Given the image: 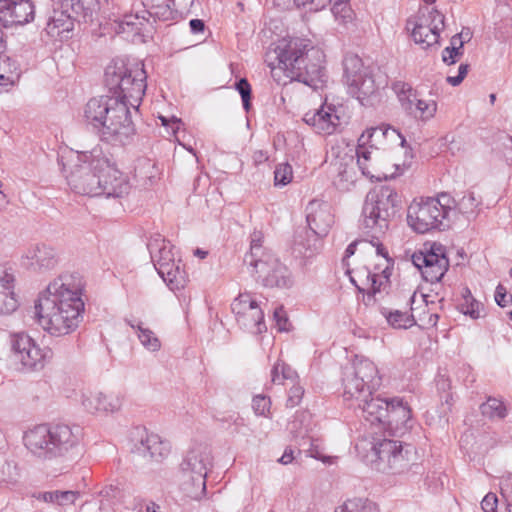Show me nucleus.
I'll return each mask as SVG.
<instances>
[{
	"label": "nucleus",
	"mask_w": 512,
	"mask_h": 512,
	"mask_svg": "<svg viewBox=\"0 0 512 512\" xmlns=\"http://www.w3.org/2000/svg\"><path fill=\"white\" fill-rule=\"evenodd\" d=\"M411 260L424 280L430 283L440 281L449 267L445 247L438 243L425 245L423 250L413 253Z\"/></svg>",
	"instance_id": "nucleus-21"
},
{
	"label": "nucleus",
	"mask_w": 512,
	"mask_h": 512,
	"mask_svg": "<svg viewBox=\"0 0 512 512\" xmlns=\"http://www.w3.org/2000/svg\"><path fill=\"white\" fill-rule=\"evenodd\" d=\"M211 467L212 454L208 446L200 444L188 451L181 464V488L187 497L198 500L205 495L206 477Z\"/></svg>",
	"instance_id": "nucleus-15"
},
{
	"label": "nucleus",
	"mask_w": 512,
	"mask_h": 512,
	"mask_svg": "<svg viewBox=\"0 0 512 512\" xmlns=\"http://www.w3.org/2000/svg\"><path fill=\"white\" fill-rule=\"evenodd\" d=\"M303 394H304L303 387L300 386L296 382L292 383V386L289 388V391H288V398H287L286 406L293 408V407L299 405L302 400Z\"/></svg>",
	"instance_id": "nucleus-46"
},
{
	"label": "nucleus",
	"mask_w": 512,
	"mask_h": 512,
	"mask_svg": "<svg viewBox=\"0 0 512 512\" xmlns=\"http://www.w3.org/2000/svg\"><path fill=\"white\" fill-rule=\"evenodd\" d=\"M331 12L338 24L346 26L353 22L355 14L349 4H334L331 5Z\"/></svg>",
	"instance_id": "nucleus-40"
},
{
	"label": "nucleus",
	"mask_w": 512,
	"mask_h": 512,
	"mask_svg": "<svg viewBox=\"0 0 512 512\" xmlns=\"http://www.w3.org/2000/svg\"><path fill=\"white\" fill-rule=\"evenodd\" d=\"M305 213L309 229L318 237L326 236L334 223L331 205L324 200L313 199L307 204Z\"/></svg>",
	"instance_id": "nucleus-26"
},
{
	"label": "nucleus",
	"mask_w": 512,
	"mask_h": 512,
	"mask_svg": "<svg viewBox=\"0 0 512 512\" xmlns=\"http://www.w3.org/2000/svg\"><path fill=\"white\" fill-rule=\"evenodd\" d=\"M453 204V199L445 193L437 198L414 199L407 211L408 224L415 232L422 234L433 229H445L449 226Z\"/></svg>",
	"instance_id": "nucleus-10"
},
{
	"label": "nucleus",
	"mask_w": 512,
	"mask_h": 512,
	"mask_svg": "<svg viewBox=\"0 0 512 512\" xmlns=\"http://www.w3.org/2000/svg\"><path fill=\"white\" fill-rule=\"evenodd\" d=\"M146 78L144 64L138 60L114 59L104 73L105 84L112 96L119 97L135 110L145 94Z\"/></svg>",
	"instance_id": "nucleus-6"
},
{
	"label": "nucleus",
	"mask_w": 512,
	"mask_h": 512,
	"mask_svg": "<svg viewBox=\"0 0 512 512\" xmlns=\"http://www.w3.org/2000/svg\"><path fill=\"white\" fill-rule=\"evenodd\" d=\"M269 156L266 151L257 150L253 153L252 159L255 165H260L268 160Z\"/></svg>",
	"instance_id": "nucleus-58"
},
{
	"label": "nucleus",
	"mask_w": 512,
	"mask_h": 512,
	"mask_svg": "<svg viewBox=\"0 0 512 512\" xmlns=\"http://www.w3.org/2000/svg\"><path fill=\"white\" fill-rule=\"evenodd\" d=\"M293 179V169L289 163H280L276 166L274 171V184L275 186H286Z\"/></svg>",
	"instance_id": "nucleus-41"
},
{
	"label": "nucleus",
	"mask_w": 512,
	"mask_h": 512,
	"mask_svg": "<svg viewBox=\"0 0 512 512\" xmlns=\"http://www.w3.org/2000/svg\"><path fill=\"white\" fill-rule=\"evenodd\" d=\"M8 346L11 362L19 372H39L50 360L51 351L41 347L26 332H11L8 336Z\"/></svg>",
	"instance_id": "nucleus-14"
},
{
	"label": "nucleus",
	"mask_w": 512,
	"mask_h": 512,
	"mask_svg": "<svg viewBox=\"0 0 512 512\" xmlns=\"http://www.w3.org/2000/svg\"><path fill=\"white\" fill-rule=\"evenodd\" d=\"M126 322L134 330L139 342L147 351L155 353L161 349L162 343L159 337L142 321L129 319Z\"/></svg>",
	"instance_id": "nucleus-33"
},
{
	"label": "nucleus",
	"mask_w": 512,
	"mask_h": 512,
	"mask_svg": "<svg viewBox=\"0 0 512 512\" xmlns=\"http://www.w3.org/2000/svg\"><path fill=\"white\" fill-rule=\"evenodd\" d=\"M270 407V398L263 395H257L253 398L252 408L256 415L269 417Z\"/></svg>",
	"instance_id": "nucleus-44"
},
{
	"label": "nucleus",
	"mask_w": 512,
	"mask_h": 512,
	"mask_svg": "<svg viewBox=\"0 0 512 512\" xmlns=\"http://www.w3.org/2000/svg\"><path fill=\"white\" fill-rule=\"evenodd\" d=\"M392 89L402 109L413 118L428 122L435 117L438 109L436 100L421 98L410 84L403 81L393 83Z\"/></svg>",
	"instance_id": "nucleus-22"
},
{
	"label": "nucleus",
	"mask_w": 512,
	"mask_h": 512,
	"mask_svg": "<svg viewBox=\"0 0 512 512\" xmlns=\"http://www.w3.org/2000/svg\"><path fill=\"white\" fill-rule=\"evenodd\" d=\"M81 296L80 283L70 275L50 282L36 305L43 329L53 336L74 332L83 318L84 302Z\"/></svg>",
	"instance_id": "nucleus-1"
},
{
	"label": "nucleus",
	"mask_w": 512,
	"mask_h": 512,
	"mask_svg": "<svg viewBox=\"0 0 512 512\" xmlns=\"http://www.w3.org/2000/svg\"><path fill=\"white\" fill-rule=\"evenodd\" d=\"M145 511L146 512H162L160 506L154 502H149L146 505Z\"/></svg>",
	"instance_id": "nucleus-61"
},
{
	"label": "nucleus",
	"mask_w": 512,
	"mask_h": 512,
	"mask_svg": "<svg viewBox=\"0 0 512 512\" xmlns=\"http://www.w3.org/2000/svg\"><path fill=\"white\" fill-rule=\"evenodd\" d=\"M83 431L80 426L57 424L35 426L25 432V447L35 456L44 459H74L82 453Z\"/></svg>",
	"instance_id": "nucleus-5"
},
{
	"label": "nucleus",
	"mask_w": 512,
	"mask_h": 512,
	"mask_svg": "<svg viewBox=\"0 0 512 512\" xmlns=\"http://www.w3.org/2000/svg\"><path fill=\"white\" fill-rule=\"evenodd\" d=\"M190 29L193 33H199L204 30V22L200 19H192L189 22Z\"/></svg>",
	"instance_id": "nucleus-59"
},
{
	"label": "nucleus",
	"mask_w": 512,
	"mask_h": 512,
	"mask_svg": "<svg viewBox=\"0 0 512 512\" xmlns=\"http://www.w3.org/2000/svg\"><path fill=\"white\" fill-rule=\"evenodd\" d=\"M239 327L251 334H261L267 327L261 302L251 293H240L231 304Z\"/></svg>",
	"instance_id": "nucleus-20"
},
{
	"label": "nucleus",
	"mask_w": 512,
	"mask_h": 512,
	"mask_svg": "<svg viewBox=\"0 0 512 512\" xmlns=\"http://www.w3.org/2000/svg\"><path fill=\"white\" fill-rule=\"evenodd\" d=\"M139 454L154 462H162L170 454V443L156 433H146L136 445Z\"/></svg>",
	"instance_id": "nucleus-29"
},
{
	"label": "nucleus",
	"mask_w": 512,
	"mask_h": 512,
	"mask_svg": "<svg viewBox=\"0 0 512 512\" xmlns=\"http://www.w3.org/2000/svg\"><path fill=\"white\" fill-rule=\"evenodd\" d=\"M34 16L35 7L31 0H0V23L4 27L24 25Z\"/></svg>",
	"instance_id": "nucleus-27"
},
{
	"label": "nucleus",
	"mask_w": 512,
	"mask_h": 512,
	"mask_svg": "<svg viewBox=\"0 0 512 512\" xmlns=\"http://www.w3.org/2000/svg\"><path fill=\"white\" fill-rule=\"evenodd\" d=\"M495 301L501 307H506L512 301V296L509 295L504 286L498 285L495 291Z\"/></svg>",
	"instance_id": "nucleus-53"
},
{
	"label": "nucleus",
	"mask_w": 512,
	"mask_h": 512,
	"mask_svg": "<svg viewBox=\"0 0 512 512\" xmlns=\"http://www.w3.org/2000/svg\"><path fill=\"white\" fill-rule=\"evenodd\" d=\"M380 312L394 329H408L416 324L414 315L408 312L389 308H382Z\"/></svg>",
	"instance_id": "nucleus-35"
},
{
	"label": "nucleus",
	"mask_w": 512,
	"mask_h": 512,
	"mask_svg": "<svg viewBox=\"0 0 512 512\" xmlns=\"http://www.w3.org/2000/svg\"><path fill=\"white\" fill-rule=\"evenodd\" d=\"M438 318L439 317L437 314L431 313L429 314L428 319L425 323L429 326H435L437 324Z\"/></svg>",
	"instance_id": "nucleus-63"
},
{
	"label": "nucleus",
	"mask_w": 512,
	"mask_h": 512,
	"mask_svg": "<svg viewBox=\"0 0 512 512\" xmlns=\"http://www.w3.org/2000/svg\"><path fill=\"white\" fill-rule=\"evenodd\" d=\"M122 99L110 95L90 98L82 108L81 120L86 129L101 141L126 145L136 133L131 112Z\"/></svg>",
	"instance_id": "nucleus-2"
},
{
	"label": "nucleus",
	"mask_w": 512,
	"mask_h": 512,
	"mask_svg": "<svg viewBox=\"0 0 512 512\" xmlns=\"http://www.w3.org/2000/svg\"><path fill=\"white\" fill-rule=\"evenodd\" d=\"M417 13L407 20L406 28L414 42L422 49L439 45L440 33L445 27V17L432 4L435 0H426Z\"/></svg>",
	"instance_id": "nucleus-17"
},
{
	"label": "nucleus",
	"mask_w": 512,
	"mask_h": 512,
	"mask_svg": "<svg viewBox=\"0 0 512 512\" xmlns=\"http://www.w3.org/2000/svg\"><path fill=\"white\" fill-rule=\"evenodd\" d=\"M463 302L460 304L459 308L460 311L464 315H468L472 319H478L481 317L482 312V305L480 302L476 301L472 295L470 290L465 289V292L463 294Z\"/></svg>",
	"instance_id": "nucleus-39"
},
{
	"label": "nucleus",
	"mask_w": 512,
	"mask_h": 512,
	"mask_svg": "<svg viewBox=\"0 0 512 512\" xmlns=\"http://www.w3.org/2000/svg\"><path fill=\"white\" fill-rule=\"evenodd\" d=\"M463 56L461 51L456 49H451V47L447 46L442 51V61L447 65H453L458 62Z\"/></svg>",
	"instance_id": "nucleus-51"
},
{
	"label": "nucleus",
	"mask_w": 512,
	"mask_h": 512,
	"mask_svg": "<svg viewBox=\"0 0 512 512\" xmlns=\"http://www.w3.org/2000/svg\"><path fill=\"white\" fill-rule=\"evenodd\" d=\"M482 414L492 419H502L507 414L503 401L497 398H489L481 405Z\"/></svg>",
	"instance_id": "nucleus-38"
},
{
	"label": "nucleus",
	"mask_w": 512,
	"mask_h": 512,
	"mask_svg": "<svg viewBox=\"0 0 512 512\" xmlns=\"http://www.w3.org/2000/svg\"><path fill=\"white\" fill-rule=\"evenodd\" d=\"M468 69V64H460L457 75L447 76L446 81L452 86H458L466 77Z\"/></svg>",
	"instance_id": "nucleus-54"
},
{
	"label": "nucleus",
	"mask_w": 512,
	"mask_h": 512,
	"mask_svg": "<svg viewBox=\"0 0 512 512\" xmlns=\"http://www.w3.org/2000/svg\"><path fill=\"white\" fill-rule=\"evenodd\" d=\"M103 159L102 149L95 147L90 151L76 152L68 164L63 165L67 184L76 194L99 196L100 182L98 161Z\"/></svg>",
	"instance_id": "nucleus-9"
},
{
	"label": "nucleus",
	"mask_w": 512,
	"mask_h": 512,
	"mask_svg": "<svg viewBox=\"0 0 512 512\" xmlns=\"http://www.w3.org/2000/svg\"><path fill=\"white\" fill-rule=\"evenodd\" d=\"M498 498L496 494L489 492L485 495L481 502V507L484 512H497Z\"/></svg>",
	"instance_id": "nucleus-52"
},
{
	"label": "nucleus",
	"mask_w": 512,
	"mask_h": 512,
	"mask_svg": "<svg viewBox=\"0 0 512 512\" xmlns=\"http://www.w3.org/2000/svg\"><path fill=\"white\" fill-rule=\"evenodd\" d=\"M274 53L277 65L269 63L274 78L277 70H281L291 80L302 82L313 89L322 85L325 55L321 49L314 47L310 40L297 37L283 38L278 41Z\"/></svg>",
	"instance_id": "nucleus-4"
},
{
	"label": "nucleus",
	"mask_w": 512,
	"mask_h": 512,
	"mask_svg": "<svg viewBox=\"0 0 512 512\" xmlns=\"http://www.w3.org/2000/svg\"><path fill=\"white\" fill-rule=\"evenodd\" d=\"M21 70L16 61L9 57L0 59V92L15 85L20 78Z\"/></svg>",
	"instance_id": "nucleus-34"
},
{
	"label": "nucleus",
	"mask_w": 512,
	"mask_h": 512,
	"mask_svg": "<svg viewBox=\"0 0 512 512\" xmlns=\"http://www.w3.org/2000/svg\"><path fill=\"white\" fill-rule=\"evenodd\" d=\"M335 175L333 185L342 192L350 191L356 182V172L353 165V159L349 161H339L335 163Z\"/></svg>",
	"instance_id": "nucleus-32"
},
{
	"label": "nucleus",
	"mask_w": 512,
	"mask_h": 512,
	"mask_svg": "<svg viewBox=\"0 0 512 512\" xmlns=\"http://www.w3.org/2000/svg\"><path fill=\"white\" fill-rule=\"evenodd\" d=\"M328 0H296V7H303L309 11H319L326 7Z\"/></svg>",
	"instance_id": "nucleus-50"
},
{
	"label": "nucleus",
	"mask_w": 512,
	"mask_h": 512,
	"mask_svg": "<svg viewBox=\"0 0 512 512\" xmlns=\"http://www.w3.org/2000/svg\"><path fill=\"white\" fill-rule=\"evenodd\" d=\"M293 460H294V451L292 448L287 447L284 450L283 455L280 457V459L278 461L283 465H288V464L292 463Z\"/></svg>",
	"instance_id": "nucleus-57"
},
{
	"label": "nucleus",
	"mask_w": 512,
	"mask_h": 512,
	"mask_svg": "<svg viewBox=\"0 0 512 512\" xmlns=\"http://www.w3.org/2000/svg\"><path fill=\"white\" fill-rule=\"evenodd\" d=\"M480 204V201L476 198L475 193L468 191L458 202L459 210L463 213L473 212V210Z\"/></svg>",
	"instance_id": "nucleus-45"
},
{
	"label": "nucleus",
	"mask_w": 512,
	"mask_h": 512,
	"mask_svg": "<svg viewBox=\"0 0 512 512\" xmlns=\"http://www.w3.org/2000/svg\"><path fill=\"white\" fill-rule=\"evenodd\" d=\"M377 254L382 257L383 264H378L373 272H368L367 281L369 282V289L375 294L385 289L392 274L391 259L388 257L387 252L382 246L377 247Z\"/></svg>",
	"instance_id": "nucleus-31"
},
{
	"label": "nucleus",
	"mask_w": 512,
	"mask_h": 512,
	"mask_svg": "<svg viewBox=\"0 0 512 512\" xmlns=\"http://www.w3.org/2000/svg\"><path fill=\"white\" fill-rule=\"evenodd\" d=\"M298 378L297 373L284 362L277 361L271 371V379L275 384H285V381L294 383Z\"/></svg>",
	"instance_id": "nucleus-37"
},
{
	"label": "nucleus",
	"mask_w": 512,
	"mask_h": 512,
	"mask_svg": "<svg viewBox=\"0 0 512 512\" xmlns=\"http://www.w3.org/2000/svg\"><path fill=\"white\" fill-rule=\"evenodd\" d=\"M59 261V254L54 247L39 243L30 245L24 250L20 258V265L32 272L47 273L54 270Z\"/></svg>",
	"instance_id": "nucleus-24"
},
{
	"label": "nucleus",
	"mask_w": 512,
	"mask_h": 512,
	"mask_svg": "<svg viewBox=\"0 0 512 512\" xmlns=\"http://www.w3.org/2000/svg\"><path fill=\"white\" fill-rule=\"evenodd\" d=\"M50 13L45 33L53 40L68 39L74 21H92L107 0H51Z\"/></svg>",
	"instance_id": "nucleus-8"
},
{
	"label": "nucleus",
	"mask_w": 512,
	"mask_h": 512,
	"mask_svg": "<svg viewBox=\"0 0 512 512\" xmlns=\"http://www.w3.org/2000/svg\"><path fill=\"white\" fill-rule=\"evenodd\" d=\"M399 137L401 144L404 139L397 130L390 127L379 126L366 129L358 139L356 149L357 164L362 174L371 180L381 181L387 179L388 174L380 165L381 146L387 138Z\"/></svg>",
	"instance_id": "nucleus-11"
},
{
	"label": "nucleus",
	"mask_w": 512,
	"mask_h": 512,
	"mask_svg": "<svg viewBox=\"0 0 512 512\" xmlns=\"http://www.w3.org/2000/svg\"><path fill=\"white\" fill-rule=\"evenodd\" d=\"M81 404L91 414H114L121 410L123 396L116 392L87 391L81 396Z\"/></svg>",
	"instance_id": "nucleus-25"
},
{
	"label": "nucleus",
	"mask_w": 512,
	"mask_h": 512,
	"mask_svg": "<svg viewBox=\"0 0 512 512\" xmlns=\"http://www.w3.org/2000/svg\"><path fill=\"white\" fill-rule=\"evenodd\" d=\"M80 497V493L78 491L67 490L60 491L57 490V502L56 505L65 507L71 506L75 503V501Z\"/></svg>",
	"instance_id": "nucleus-48"
},
{
	"label": "nucleus",
	"mask_w": 512,
	"mask_h": 512,
	"mask_svg": "<svg viewBox=\"0 0 512 512\" xmlns=\"http://www.w3.org/2000/svg\"><path fill=\"white\" fill-rule=\"evenodd\" d=\"M343 69V81L347 92L361 104L377 92L379 84L376 83L372 69L365 66L358 55L347 54L343 60Z\"/></svg>",
	"instance_id": "nucleus-18"
},
{
	"label": "nucleus",
	"mask_w": 512,
	"mask_h": 512,
	"mask_svg": "<svg viewBox=\"0 0 512 512\" xmlns=\"http://www.w3.org/2000/svg\"><path fill=\"white\" fill-rule=\"evenodd\" d=\"M376 463V469L383 473L399 474L410 468L416 460V450L411 444L392 439H382L370 443L366 456Z\"/></svg>",
	"instance_id": "nucleus-13"
},
{
	"label": "nucleus",
	"mask_w": 512,
	"mask_h": 512,
	"mask_svg": "<svg viewBox=\"0 0 512 512\" xmlns=\"http://www.w3.org/2000/svg\"><path fill=\"white\" fill-rule=\"evenodd\" d=\"M510 480H511L510 476L501 479V481H500V489H501V493L502 494H504V492L506 491L507 487L509 486Z\"/></svg>",
	"instance_id": "nucleus-64"
},
{
	"label": "nucleus",
	"mask_w": 512,
	"mask_h": 512,
	"mask_svg": "<svg viewBox=\"0 0 512 512\" xmlns=\"http://www.w3.org/2000/svg\"><path fill=\"white\" fill-rule=\"evenodd\" d=\"M400 203L396 190L383 185L371 190L362 209V223L365 229L373 233H383L389 220L395 216Z\"/></svg>",
	"instance_id": "nucleus-12"
},
{
	"label": "nucleus",
	"mask_w": 512,
	"mask_h": 512,
	"mask_svg": "<svg viewBox=\"0 0 512 512\" xmlns=\"http://www.w3.org/2000/svg\"><path fill=\"white\" fill-rule=\"evenodd\" d=\"M346 108L342 104L325 101L318 109L310 110L303 121L319 135H332L341 131L347 123Z\"/></svg>",
	"instance_id": "nucleus-19"
},
{
	"label": "nucleus",
	"mask_w": 512,
	"mask_h": 512,
	"mask_svg": "<svg viewBox=\"0 0 512 512\" xmlns=\"http://www.w3.org/2000/svg\"><path fill=\"white\" fill-rule=\"evenodd\" d=\"M36 498L45 503L55 504L57 502V490L39 493Z\"/></svg>",
	"instance_id": "nucleus-55"
},
{
	"label": "nucleus",
	"mask_w": 512,
	"mask_h": 512,
	"mask_svg": "<svg viewBox=\"0 0 512 512\" xmlns=\"http://www.w3.org/2000/svg\"><path fill=\"white\" fill-rule=\"evenodd\" d=\"M182 125V122L179 118L173 116L170 118L169 125L165 128L167 129V132L176 135V133L179 131L180 127Z\"/></svg>",
	"instance_id": "nucleus-56"
},
{
	"label": "nucleus",
	"mask_w": 512,
	"mask_h": 512,
	"mask_svg": "<svg viewBox=\"0 0 512 512\" xmlns=\"http://www.w3.org/2000/svg\"><path fill=\"white\" fill-rule=\"evenodd\" d=\"M273 319L275 321V326L278 329V331L283 332L289 330V320L283 307H277L274 310Z\"/></svg>",
	"instance_id": "nucleus-49"
},
{
	"label": "nucleus",
	"mask_w": 512,
	"mask_h": 512,
	"mask_svg": "<svg viewBox=\"0 0 512 512\" xmlns=\"http://www.w3.org/2000/svg\"><path fill=\"white\" fill-rule=\"evenodd\" d=\"M307 443H309V447L307 449V455L309 457L325 461L324 456V447L322 444V441L319 439H314L312 437H309L307 440L302 439V442L299 443V446L304 447Z\"/></svg>",
	"instance_id": "nucleus-42"
},
{
	"label": "nucleus",
	"mask_w": 512,
	"mask_h": 512,
	"mask_svg": "<svg viewBox=\"0 0 512 512\" xmlns=\"http://www.w3.org/2000/svg\"><path fill=\"white\" fill-rule=\"evenodd\" d=\"M381 385L377 366L369 359H356L343 378V400L353 409H359L371 425L382 427L388 415L389 399L373 396Z\"/></svg>",
	"instance_id": "nucleus-3"
},
{
	"label": "nucleus",
	"mask_w": 512,
	"mask_h": 512,
	"mask_svg": "<svg viewBox=\"0 0 512 512\" xmlns=\"http://www.w3.org/2000/svg\"><path fill=\"white\" fill-rule=\"evenodd\" d=\"M97 161V167L100 169L99 196L122 197L128 194L131 188L128 176L121 172L104 154L103 159Z\"/></svg>",
	"instance_id": "nucleus-23"
},
{
	"label": "nucleus",
	"mask_w": 512,
	"mask_h": 512,
	"mask_svg": "<svg viewBox=\"0 0 512 512\" xmlns=\"http://www.w3.org/2000/svg\"><path fill=\"white\" fill-rule=\"evenodd\" d=\"M19 306L16 292V277L12 272L0 268V313L10 314Z\"/></svg>",
	"instance_id": "nucleus-30"
},
{
	"label": "nucleus",
	"mask_w": 512,
	"mask_h": 512,
	"mask_svg": "<svg viewBox=\"0 0 512 512\" xmlns=\"http://www.w3.org/2000/svg\"><path fill=\"white\" fill-rule=\"evenodd\" d=\"M236 90L239 92L242 98L243 107L246 111H248L250 107V99H251V86L247 79L242 78L236 83Z\"/></svg>",
	"instance_id": "nucleus-47"
},
{
	"label": "nucleus",
	"mask_w": 512,
	"mask_h": 512,
	"mask_svg": "<svg viewBox=\"0 0 512 512\" xmlns=\"http://www.w3.org/2000/svg\"><path fill=\"white\" fill-rule=\"evenodd\" d=\"M334 512H379V509L374 502L368 499L353 498L337 506Z\"/></svg>",
	"instance_id": "nucleus-36"
},
{
	"label": "nucleus",
	"mask_w": 512,
	"mask_h": 512,
	"mask_svg": "<svg viewBox=\"0 0 512 512\" xmlns=\"http://www.w3.org/2000/svg\"><path fill=\"white\" fill-rule=\"evenodd\" d=\"M437 386L439 389L445 390L450 387L449 381L444 377H440L437 381Z\"/></svg>",
	"instance_id": "nucleus-62"
},
{
	"label": "nucleus",
	"mask_w": 512,
	"mask_h": 512,
	"mask_svg": "<svg viewBox=\"0 0 512 512\" xmlns=\"http://www.w3.org/2000/svg\"><path fill=\"white\" fill-rule=\"evenodd\" d=\"M472 39V32L469 28H463L461 32L451 37L449 47L456 49L464 54V44Z\"/></svg>",
	"instance_id": "nucleus-43"
},
{
	"label": "nucleus",
	"mask_w": 512,
	"mask_h": 512,
	"mask_svg": "<svg viewBox=\"0 0 512 512\" xmlns=\"http://www.w3.org/2000/svg\"><path fill=\"white\" fill-rule=\"evenodd\" d=\"M388 415L383 421L382 429L394 434H404L412 427V412L402 398L389 399Z\"/></svg>",
	"instance_id": "nucleus-28"
},
{
	"label": "nucleus",
	"mask_w": 512,
	"mask_h": 512,
	"mask_svg": "<svg viewBox=\"0 0 512 512\" xmlns=\"http://www.w3.org/2000/svg\"><path fill=\"white\" fill-rule=\"evenodd\" d=\"M244 263L258 282L268 288L289 289L294 280L289 269L275 254L263 246V234L254 231L251 234L250 250L244 257Z\"/></svg>",
	"instance_id": "nucleus-7"
},
{
	"label": "nucleus",
	"mask_w": 512,
	"mask_h": 512,
	"mask_svg": "<svg viewBox=\"0 0 512 512\" xmlns=\"http://www.w3.org/2000/svg\"><path fill=\"white\" fill-rule=\"evenodd\" d=\"M154 267L172 291H179L186 284V273L181 261L176 260L173 245L160 234L152 236L147 244Z\"/></svg>",
	"instance_id": "nucleus-16"
},
{
	"label": "nucleus",
	"mask_w": 512,
	"mask_h": 512,
	"mask_svg": "<svg viewBox=\"0 0 512 512\" xmlns=\"http://www.w3.org/2000/svg\"><path fill=\"white\" fill-rule=\"evenodd\" d=\"M274 4L282 9L296 7V0H273Z\"/></svg>",
	"instance_id": "nucleus-60"
}]
</instances>
